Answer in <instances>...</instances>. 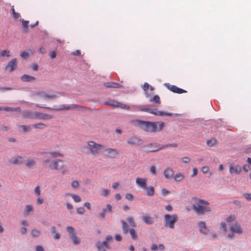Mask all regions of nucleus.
Segmentation results:
<instances>
[{"label": "nucleus", "instance_id": "1", "mask_svg": "<svg viewBox=\"0 0 251 251\" xmlns=\"http://www.w3.org/2000/svg\"><path fill=\"white\" fill-rule=\"evenodd\" d=\"M132 124L135 126L148 133H153L161 131L165 126V123L162 122H149L140 120H133Z\"/></svg>", "mask_w": 251, "mask_h": 251}, {"label": "nucleus", "instance_id": "2", "mask_svg": "<svg viewBox=\"0 0 251 251\" xmlns=\"http://www.w3.org/2000/svg\"><path fill=\"white\" fill-rule=\"evenodd\" d=\"M209 203L202 200H199L193 204V209L198 214H203L206 212L211 211V208L208 206Z\"/></svg>", "mask_w": 251, "mask_h": 251}, {"label": "nucleus", "instance_id": "3", "mask_svg": "<svg viewBox=\"0 0 251 251\" xmlns=\"http://www.w3.org/2000/svg\"><path fill=\"white\" fill-rule=\"evenodd\" d=\"M87 145L90 152L94 155L100 154L102 151L105 149L104 146L97 144L94 141H89L87 142Z\"/></svg>", "mask_w": 251, "mask_h": 251}, {"label": "nucleus", "instance_id": "4", "mask_svg": "<svg viewBox=\"0 0 251 251\" xmlns=\"http://www.w3.org/2000/svg\"><path fill=\"white\" fill-rule=\"evenodd\" d=\"M133 111H145L156 116H169L172 115L171 113H165L157 110L156 109L143 108L140 106L133 105L131 106Z\"/></svg>", "mask_w": 251, "mask_h": 251}, {"label": "nucleus", "instance_id": "5", "mask_svg": "<svg viewBox=\"0 0 251 251\" xmlns=\"http://www.w3.org/2000/svg\"><path fill=\"white\" fill-rule=\"evenodd\" d=\"M177 220V216L176 214H166L164 216L165 226H168L170 228H174V224Z\"/></svg>", "mask_w": 251, "mask_h": 251}, {"label": "nucleus", "instance_id": "6", "mask_svg": "<svg viewBox=\"0 0 251 251\" xmlns=\"http://www.w3.org/2000/svg\"><path fill=\"white\" fill-rule=\"evenodd\" d=\"M104 104L106 105L111 106L115 108H120L127 110H129L130 109V106L112 100H109L104 101Z\"/></svg>", "mask_w": 251, "mask_h": 251}, {"label": "nucleus", "instance_id": "7", "mask_svg": "<svg viewBox=\"0 0 251 251\" xmlns=\"http://www.w3.org/2000/svg\"><path fill=\"white\" fill-rule=\"evenodd\" d=\"M242 171V167L236 162L234 161L229 164V172L230 174L239 175Z\"/></svg>", "mask_w": 251, "mask_h": 251}, {"label": "nucleus", "instance_id": "8", "mask_svg": "<svg viewBox=\"0 0 251 251\" xmlns=\"http://www.w3.org/2000/svg\"><path fill=\"white\" fill-rule=\"evenodd\" d=\"M63 167V161L60 159L53 160L49 165V168L51 170H59Z\"/></svg>", "mask_w": 251, "mask_h": 251}, {"label": "nucleus", "instance_id": "9", "mask_svg": "<svg viewBox=\"0 0 251 251\" xmlns=\"http://www.w3.org/2000/svg\"><path fill=\"white\" fill-rule=\"evenodd\" d=\"M66 229L69 232V236L72 239L74 244H78L80 243V239L76 236L74 228L72 226H67Z\"/></svg>", "mask_w": 251, "mask_h": 251}, {"label": "nucleus", "instance_id": "10", "mask_svg": "<svg viewBox=\"0 0 251 251\" xmlns=\"http://www.w3.org/2000/svg\"><path fill=\"white\" fill-rule=\"evenodd\" d=\"M77 109L78 110H83L87 109L86 107H84L77 104H71L68 105H62L59 109L56 110H70V109Z\"/></svg>", "mask_w": 251, "mask_h": 251}, {"label": "nucleus", "instance_id": "11", "mask_svg": "<svg viewBox=\"0 0 251 251\" xmlns=\"http://www.w3.org/2000/svg\"><path fill=\"white\" fill-rule=\"evenodd\" d=\"M105 156L108 158H115L118 154L119 152L116 149L107 148L104 150Z\"/></svg>", "mask_w": 251, "mask_h": 251}, {"label": "nucleus", "instance_id": "12", "mask_svg": "<svg viewBox=\"0 0 251 251\" xmlns=\"http://www.w3.org/2000/svg\"><path fill=\"white\" fill-rule=\"evenodd\" d=\"M35 96L39 97L41 99L49 100L53 99L56 97V96L54 94H47L45 92L41 91L34 94Z\"/></svg>", "mask_w": 251, "mask_h": 251}, {"label": "nucleus", "instance_id": "13", "mask_svg": "<svg viewBox=\"0 0 251 251\" xmlns=\"http://www.w3.org/2000/svg\"><path fill=\"white\" fill-rule=\"evenodd\" d=\"M145 147L148 148V151L149 152H155L164 149L163 146H160L158 143L150 144Z\"/></svg>", "mask_w": 251, "mask_h": 251}, {"label": "nucleus", "instance_id": "14", "mask_svg": "<svg viewBox=\"0 0 251 251\" xmlns=\"http://www.w3.org/2000/svg\"><path fill=\"white\" fill-rule=\"evenodd\" d=\"M127 143L131 145L138 146L142 144V141L137 136H132L127 140Z\"/></svg>", "mask_w": 251, "mask_h": 251}, {"label": "nucleus", "instance_id": "15", "mask_svg": "<svg viewBox=\"0 0 251 251\" xmlns=\"http://www.w3.org/2000/svg\"><path fill=\"white\" fill-rule=\"evenodd\" d=\"M35 119H42V120H50L52 118V116L51 115L40 113L38 112H34Z\"/></svg>", "mask_w": 251, "mask_h": 251}, {"label": "nucleus", "instance_id": "16", "mask_svg": "<svg viewBox=\"0 0 251 251\" xmlns=\"http://www.w3.org/2000/svg\"><path fill=\"white\" fill-rule=\"evenodd\" d=\"M138 186L143 190H145L147 186V180L145 178L137 177L135 180Z\"/></svg>", "mask_w": 251, "mask_h": 251}, {"label": "nucleus", "instance_id": "17", "mask_svg": "<svg viewBox=\"0 0 251 251\" xmlns=\"http://www.w3.org/2000/svg\"><path fill=\"white\" fill-rule=\"evenodd\" d=\"M167 88L172 91L174 93H177V94H182L184 93H186V91L184 89L179 88L177 86L173 85H170L169 84L166 85Z\"/></svg>", "mask_w": 251, "mask_h": 251}, {"label": "nucleus", "instance_id": "18", "mask_svg": "<svg viewBox=\"0 0 251 251\" xmlns=\"http://www.w3.org/2000/svg\"><path fill=\"white\" fill-rule=\"evenodd\" d=\"M17 66V61L16 59H13L9 61L6 66L5 70L9 72L14 71Z\"/></svg>", "mask_w": 251, "mask_h": 251}, {"label": "nucleus", "instance_id": "19", "mask_svg": "<svg viewBox=\"0 0 251 251\" xmlns=\"http://www.w3.org/2000/svg\"><path fill=\"white\" fill-rule=\"evenodd\" d=\"M230 230L233 233H241L242 232V229L240 226L236 223L230 227Z\"/></svg>", "mask_w": 251, "mask_h": 251}, {"label": "nucleus", "instance_id": "20", "mask_svg": "<svg viewBox=\"0 0 251 251\" xmlns=\"http://www.w3.org/2000/svg\"><path fill=\"white\" fill-rule=\"evenodd\" d=\"M97 246L99 251H106V249L109 248L106 241H103L102 243L98 242Z\"/></svg>", "mask_w": 251, "mask_h": 251}, {"label": "nucleus", "instance_id": "21", "mask_svg": "<svg viewBox=\"0 0 251 251\" xmlns=\"http://www.w3.org/2000/svg\"><path fill=\"white\" fill-rule=\"evenodd\" d=\"M164 175L166 178H172L174 175V171L171 168L168 167L164 171Z\"/></svg>", "mask_w": 251, "mask_h": 251}, {"label": "nucleus", "instance_id": "22", "mask_svg": "<svg viewBox=\"0 0 251 251\" xmlns=\"http://www.w3.org/2000/svg\"><path fill=\"white\" fill-rule=\"evenodd\" d=\"M103 85L106 88H119L122 87L120 84L114 82H106Z\"/></svg>", "mask_w": 251, "mask_h": 251}, {"label": "nucleus", "instance_id": "23", "mask_svg": "<svg viewBox=\"0 0 251 251\" xmlns=\"http://www.w3.org/2000/svg\"><path fill=\"white\" fill-rule=\"evenodd\" d=\"M22 114L24 118L35 119L34 112L25 111H23Z\"/></svg>", "mask_w": 251, "mask_h": 251}, {"label": "nucleus", "instance_id": "24", "mask_svg": "<svg viewBox=\"0 0 251 251\" xmlns=\"http://www.w3.org/2000/svg\"><path fill=\"white\" fill-rule=\"evenodd\" d=\"M199 226L200 227V230L201 232L204 234L207 233V229L205 225V223L203 222H200L199 223Z\"/></svg>", "mask_w": 251, "mask_h": 251}, {"label": "nucleus", "instance_id": "25", "mask_svg": "<svg viewBox=\"0 0 251 251\" xmlns=\"http://www.w3.org/2000/svg\"><path fill=\"white\" fill-rule=\"evenodd\" d=\"M35 77L28 75H24L21 77V80L24 82L32 81L35 80Z\"/></svg>", "mask_w": 251, "mask_h": 251}, {"label": "nucleus", "instance_id": "26", "mask_svg": "<svg viewBox=\"0 0 251 251\" xmlns=\"http://www.w3.org/2000/svg\"><path fill=\"white\" fill-rule=\"evenodd\" d=\"M145 190H146L147 196L152 197L154 195L155 190L153 186H151L148 187L147 186V188H146Z\"/></svg>", "mask_w": 251, "mask_h": 251}, {"label": "nucleus", "instance_id": "27", "mask_svg": "<svg viewBox=\"0 0 251 251\" xmlns=\"http://www.w3.org/2000/svg\"><path fill=\"white\" fill-rule=\"evenodd\" d=\"M23 161V158L22 157L20 156H16L13 158L11 163L13 164H20L22 163Z\"/></svg>", "mask_w": 251, "mask_h": 251}, {"label": "nucleus", "instance_id": "28", "mask_svg": "<svg viewBox=\"0 0 251 251\" xmlns=\"http://www.w3.org/2000/svg\"><path fill=\"white\" fill-rule=\"evenodd\" d=\"M142 220L146 224L148 225H151L153 222L152 218L149 215H145L143 216Z\"/></svg>", "mask_w": 251, "mask_h": 251}, {"label": "nucleus", "instance_id": "29", "mask_svg": "<svg viewBox=\"0 0 251 251\" xmlns=\"http://www.w3.org/2000/svg\"><path fill=\"white\" fill-rule=\"evenodd\" d=\"M33 211V207L31 205H27L25 207L24 212V215L26 216L29 215L30 212H32Z\"/></svg>", "mask_w": 251, "mask_h": 251}, {"label": "nucleus", "instance_id": "30", "mask_svg": "<svg viewBox=\"0 0 251 251\" xmlns=\"http://www.w3.org/2000/svg\"><path fill=\"white\" fill-rule=\"evenodd\" d=\"M52 158H58L63 157V155L58 151H50L48 153Z\"/></svg>", "mask_w": 251, "mask_h": 251}, {"label": "nucleus", "instance_id": "31", "mask_svg": "<svg viewBox=\"0 0 251 251\" xmlns=\"http://www.w3.org/2000/svg\"><path fill=\"white\" fill-rule=\"evenodd\" d=\"M46 124L42 123H39L32 125V127L34 128L44 129L46 127Z\"/></svg>", "mask_w": 251, "mask_h": 251}, {"label": "nucleus", "instance_id": "32", "mask_svg": "<svg viewBox=\"0 0 251 251\" xmlns=\"http://www.w3.org/2000/svg\"><path fill=\"white\" fill-rule=\"evenodd\" d=\"M150 102H154L157 104H160L161 101L158 95L154 96L150 99Z\"/></svg>", "mask_w": 251, "mask_h": 251}, {"label": "nucleus", "instance_id": "33", "mask_svg": "<svg viewBox=\"0 0 251 251\" xmlns=\"http://www.w3.org/2000/svg\"><path fill=\"white\" fill-rule=\"evenodd\" d=\"M66 195L71 196L75 202H78L81 201L80 197L77 195L67 194Z\"/></svg>", "mask_w": 251, "mask_h": 251}, {"label": "nucleus", "instance_id": "34", "mask_svg": "<svg viewBox=\"0 0 251 251\" xmlns=\"http://www.w3.org/2000/svg\"><path fill=\"white\" fill-rule=\"evenodd\" d=\"M51 233L54 234V238L55 239H59L60 238V235L59 233L56 232L55 226H52L51 227Z\"/></svg>", "mask_w": 251, "mask_h": 251}, {"label": "nucleus", "instance_id": "35", "mask_svg": "<svg viewBox=\"0 0 251 251\" xmlns=\"http://www.w3.org/2000/svg\"><path fill=\"white\" fill-rule=\"evenodd\" d=\"M51 233L54 234V238L55 239H59L60 238V235L59 233L56 232L55 226H52L51 227Z\"/></svg>", "mask_w": 251, "mask_h": 251}, {"label": "nucleus", "instance_id": "36", "mask_svg": "<svg viewBox=\"0 0 251 251\" xmlns=\"http://www.w3.org/2000/svg\"><path fill=\"white\" fill-rule=\"evenodd\" d=\"M51 233L54 234V238L55 239H59L60 238V235L59 233L56 232L55 226H52L51 227Z\"/></svg>", "mask_w": 251, "mask_h": 251}, {"label": "nucleus", "instance_id": "37", "mask_svg": "<svg viewBox=\"0 0 251 251\" xmlns=\"http://www.w3.org/2000/svg\"><path fill=\"white\" fill-rule=\"evenodd\" d=\"M3 110L6 111H17L20 112L21 111V109L19 107L17 108H11L9 107H5L2 109Z\"/></svg>", "mask_w": 251, "mask_h": 251}, {"label": "nucleus", "instance_id": "38", "mask_svg": "<svg viewBox=\"0 0 251 251\" xmlns=\"http://www.w3.org/2000/svg\"><path fill=\"white\" fill-rule=\"evenodd\" d=\"M184 178V175L181 173H177L174 179L176 181H180Z\"/></svg>", "mask_w": 251, "mask_h": 251}, {"label": "nucleus", "instance_id": "39", "mask_svg": "<svg viewBox=\"0 0 251 251\" xmlns=\"http://www.w3.org/2000/svg\"><path fill=\"white\" fill-rule=\"evenodd\" d=\"M217 143V140L215 139H211L206 141L207 145L209 147H212L215 145Z\"/></svg>", "mask_w": 251, "mask_h": 251}, {"label": "nucleus", "instance_id": "40", "mask_svg": "<svg viewBox=\"0 0 251 251\" xmlns=\"http://www.w3.org/2000/svg\"><path fill=\"white\" fill-rule=\"evenodd\" d=\"M0 56L1 57H4V56L10 57V51H9L8 50H3L0 52Z\"/></svg>", "mask_w": 251, "mask_h": 251}, {"label": "nucleus", "instance_id": "41", "mask_svg": "<svg viewBox=\"0 0 251 251\" xmlns=\"http://www.w3.org/2000/svg\"><path fill=\"white\" fill-rule=\"evenodd\" d=\"M127 221L129 223L130 225L132 227H136V225L134 223L133 218L132 217H128L126 219Z\"/></svg>", "mask_w": 251, "mask_h": 251}, {"label": "nucleus", "instance_id": "42", "mask_svg": "<svg viewBox=\"0 0 251 251\" xmlns=\"http://www.w3.org/2000/svg\"><path fill=\"white\" fill-rule=\"evenodd\" d=\"M35 163V161L34 159H29L26 162L25 165L27 167L30 168L31 166H33Z\"/></svg>", "mask_w": 251, "mask_h": 251}, {"label": "nucleus", "instance_id": "43", "mask_svg": "<svg viewBox=\"0 0 251 251\" xmlns=\"http://www.w3.org/2000/svg\"><path fill=\"white\" fill-rule=\"evenodd\" d=\"M129 233L131 236L133 240H136L137 239V235L134 229H131L129 231Z\"/></svg>", "mask_w": 251, "mask_h": 251}, {"label": "nucleus", "instance_id": "44", "mask_svg": "<svg viewBox=\"0 0 251 251\" xmlns=\"http://www.w3.org/2000/svg\"><path fill=\"white\" fill-rule=\"evenodd\" d=\"M19 127L23 129L24 132H26L29 131L31 130V127L30 126L22 125L20 126Z\"/></svg>", "mask_w": 251, "mask_h": 251}, {"label": "nucleus", "instance_id": "45", "mask_svg": "<svg viewBox=\"0 0 251 251\" xmlns=\"http://www.w3.org/2000/svg\"><path fill=\"white\" fill-rule=\"evenodd\" d=\"M121 223L122 224V227L125 233H127L128 231L126 223L125 221L122 220Z\"/></svg>", "mask_w": 251, "mask_h": 251}, {"label": "nucleus", "instance_id": "46", "mask_svg": "<svg viewBox=\"0 0 251 251\" xmlns=\"http://www.w3.org/2000/svg\"><path fill=\"white\" fill-rule=\"evenodd\" d=\"M31 234L33 237H38L40 234V232L37 229H34L31 231Z\"/></svg>", "mask_w": 251, "mask_h": 251}, {"label": "nucleus", "instance_id": "47", "mask_svg": "<svg viewBox=\"0 0 251 251\" xmlns=\"http://www.w3.org/2000/svg\"><path fill=\"white\" fill-rule=\"evenodd\" d=\"M149 86H150L149 84L147 82H145L144 84V86L143 87V89L146 92V93H147L148 90L149 88ZM146 97H149V95L148 94H147Z\"/></svg>", "mask_w": 251, "mask_h": 251}, {"label": "nucleus", "instance_id": "48", "mask_svg": "<svg viewBox=\"0 0 251 251\" xmlns=\"http://www.w3.org/2000/svg\"><path fill=\"white\" fill-rule=\"evenodd\" d=\"M34 192L37 196H40L41 194L40 187L39 186H37L34 189Z\"/></svg>", "mask_w": 251, "mask_h": 251}, {"label": "nucleus", "instance_id": "49", "mask_svg": "<svg viewBox=\"0 0 251 251\" xmlns=\"http://www.w3.org/2000/svg\"><path fill=\"white\" fill-rule=\"evenodd\" d=\"M76 211L77 213L80 215L83 214L85 211L84 208L82 207H79L77 208Z\"/></svg>", "mask_w": 251, "mask_h": 251}, {"label": "nucleus", "instance_id": "50", "mask_svg": "<svg viewBox=\"0 0 251 251\" xmlns=\"http://www.w3.org/2000/svg\"><path fill=\"white\" fill-rule=\"evenodd\" d=\"M79 182L77 180H74L71 183V186L74 188H77L79 186Z\"/></svg>", "mask_w": 251, "mask_h": 251}, {"label": "nucleus", "instance_id": "51", "mask_svg": "<svg viewBox=\"0 0 251 251\" xmlns=\"http://www.w3.org/2000/svg\"><path fill=\"white\" fill-rule=\"evenodd\" d=\"M126 199L130 201H132L133 200V196L131 194L128 193L125 196Z\"/></svg>", "mask_w": 251, "mask_h": 251}, {"label": "nucleus", "instance_id": "52", "mask_svg": "<svg viewBox=\"0 0 251 251\" xmlns=\"http://www.w3.org/2000/svg\"><path fill=\"white\" fill-rule=\"evenodd\" d=\"M209 170V168L208 166H203L201 169V171L203 174H205L208 173Z\"/></svg>", "mask_w": 251, "mask_h": 251}, {"label": "nucleus", "instance_id": "53", "mask_svg": "<svg viewBox=\"0 0 251 251\" xmlns=\"http://www.w3.org/2000/svg\"><path fill=\"white\" fill-rule=\"evenodd\" d=\"M109 193H110V191L108 189H103L102 190L101 195L103 196L106 197L109 195Z\"/></svg>", "mask_w": 251, "mask_h": 251}, {"label": "nucleus", "instance_id": "54", "mask_svg": "<svg viewBox=\"0 0 251 251\" xmlns=\"http://www.w3.org/2000/svg\"><path fill=\"white\" fill-rule=\"evenodd\" d=\"M235 219V217L234 216L230 215L228 217L226 218V221L227 223H230L231 222L234 221Z\"/></svg>", "mask_w": 251, "mask_h": 251}, {"label": "nucleus", "instance_id": "55", "mask_svg": "<svg viewBox=\"0 0 251 251\" xmlns=\"http://www.w3.org/2000/svg\"><path fill=\"white\" fill-rule=\"evenodd\" d=\"M13 17L15 19V20L17 21L19 20L20 18V14L17 12H15L13 13Z\"/></svg>", "mask_w": 251, "mask_h": 251}, {"label": "nucleus", "instance_id": "56", "mask_svg": "<svg viewBox=\"0 0 251 251\" xmlns=\"http://www.w3.org/2000/svg\"><path fill=\"white\" fill-rule=\"evenodd\" d=\"M44 202V199L40 197V196H38V199H37L36 203L38 205H40L42 204Z\"/></svg>", "mask_w": 251, "mask_h": 251}, {"label": "nucleus", "instance_id": "57", "mask_svg": "<svg viewBox=\"0 0 251 251\" xmlns=\"http://www.w3.org/2000/svg\"><path fill=\"white\" fill-rule=\"evenodd\" d=\"M21 57L24 59H26L28 57V54L27 52L25 51L22 52L20 54Z\"/></svg>", "mask_w": 251, "mask_h": 251}, {"label": "nucleus", "instance_id": "58", "mask_svg": "<svg viewBox=\"0 0 251 251\" xmlns=\"http://www.w3.org/2000/svg\"><path fill=\"white\" fill-rule=\"evenodd\" d=\"M150 171L153 175H156V168L154 166H152L150 168Z\"/></svg>", "mask_w": 251, "mask_h": 251}, {"label": "nucleus", "instance_id": "59", "mask_svg": "<svg viewBox=\"0 0 251 251\" xmlns=\"http://www.w3.org/2000/svg\"><path fill=\"white\" fill-rule=\"evenodd\" d=\"M29 21H25L24 20H22V25L24 27L27 28L28 25Z\"/></svg>", "mask_w": 251, "mask_h": 251}, {"label": "nucleus", "instance_id": "60", "mask_svg": "<svg viewBox=\"0 0 251 251\" xmlns=\"http://www.w3.org/2000/svg\"><path fill=\"white\" fill-rule=\"evenodd\" d=\"M245 198L247 199V200L249 201H251V193H245L244 195Z\"/></svg>", "mask_w": 251, "mask_h": 251}, {"label": "nucleus", "instance_id": "61", "mask_svg": "<svg viewBox=\"0 0 251 251\" xmlns=\"http://www.w3.org/2000/svg\"><path fill=\"white\" fill-rule=\"evenodd\" d=\"M106 210L105 209H103L102 212L100 214V217L104 219L105 218V213L106 212Z\"/></svg>", "mask_w": 251, "mask_h": 251}, {"label": "nucleus", "instance_id": "62", "mask_svg": "<svg viewBox=\"0 0 251 251\" xmlns=\"http://www.w3.org/2000/svg\"><path fill=\"white\" fill-rule=\"evenodd\" d=\"M198 174V170L197 168H194L193 169V174L191 175L192 177H194L196 176H197Z\"/></svg>", "mask_w": 251, "mask_h": 251}, {"label": "nucleus", "instance_id": "63", "mask_svg": "<svg viewBox=\"0 0 251 251\" xmlns=\"http://www.w3.org/2000/svg\"><path fill=\"white\" fill-rule=\"evenodd\" d=\"M161 193L162 194V195L163 196H165L167 194H168L170 192L168 190H167V189H163L162 190H161Z\"/></svg>", "mask_w": 251, "mask_h": 251}, {"label": "nucleus", "instance_id": "64", "mask_svg": "<svg viewBox=\"0 0 251 251\" xmlns=\"http://www.w3.org/2000/svg\"><path fill=\"white\" fill-rule=\"evenodd\" d=\"M36 251H44V250L42 246H37L36 247Z\"/></svg>", "mask_w": 251, "mask_h": 251}]
</instances>
